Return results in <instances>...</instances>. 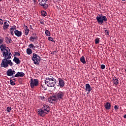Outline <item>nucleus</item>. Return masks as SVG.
Wrapping results in <instances>:
<instances>
[{
	"label": "nucleus",
	"instance_id": "1",
	"mask_svg": "<svg viewBox=\"0 0 126 126\" xmlns=\"http://www.w3.org/2000/svg\"><path fill=\"white\" fill-rule=\"evenodd\" d=\"M3 38L1 37L0 38V50L4 59L2 60L0 66L1 67H4L5 68H6V67H8V65H10V66H12V65H13V63L11 62V60H9L11 59L12 54H11L10 50L8 47H6L5 44H3Z\"/></svg>",
	"mask_w": 126,
	"mask_h": 126
},
{
	"label": "nucleus",
	"instance_id": "2",
	"mask_svg": "<svg viewBox=\"0 0 126 126\" xmlns=\"http://www.w3.org/2000/svg\"><path fill=\"white\" fill-rule=\"evenodd\" d=\"M50 106L48 104H44L43 107L38 110V114L39 116H45L46 114L50 113Z\"/></svg>",
	"mask_w": 126,
	"mask_h": 126
},
{
	"label": "nucleus",
	"instance_id": "3",
	"mask_svg": "<svg viewBox=\"0 0 126 126\" xmlns=\"http://www.w3.org/2000/svg\"><path fill=\"white\" fill-rule=\"evenodd\" d=\"M45 83L48 87H54L57 84V80L53 76H50L49 78H46Z\"/></svg>",
	"mask_w": 126,
	"mask_h": 126
},
{
	"label": "nucleus",
	"instance_id": "4",
	"mask_svg": "<svg viewBox=\"0 0 126 126\" xmlns=\"http://www.w3.org/2000/svg\"><path fill=\"white\" fill-rule=\"evenodd\" d=\"M96 19L98 24H103L104 22H106V21H107L108 20L107 17L103 15L97 16Z\"/></svg>",
	"mask_w": 126,
	"mask_h": 126
},
{
	"label": "nucleus",
	"instance_id": "5",
	"mask_svg": "<svg viewBox=\"0 0 126 126\" xmlns=\"http://www.w3.org/2000/svg\"><path fill=\"white\" fill-rule=\"evenodd\" d=\"M41 60V58L39 55L36 54L35 53H33L32 61L33 62V63L34 64H39L40 63V60Z\"/></svg>",
	"mask_w": 126,
	"mask_h": 126
},
{
	"label": "nucleus",
	"instance_id": "6",
	"mask_svg": "<svg viewBox=\"0 0 126 126\" xmlns=\"http://www.w3.org/2000/svg\"><path fill=\"white\" fill-rule=\"evenodd\" d=\"M39 85V81L37 79H33V78L31 79L30 85L31 88H34V87H37Z\"/></svg>",
	"mask_w": 126,
	"mask_h": 126
},
{
	"label": "nucleus",
	"instance_id": "7",
	"mask_svg": "<svg viewBox=\"0 0 126 126\" xmlns=\"http://www.w3.org/2000/svg\"><path fill=\"white\" fill-rule=\"evenodd\" d=\"M56 97L59 101L63 100V96H64V93L62 91H59L55 94Z\"/></svg>",
	"mask_w": 126,
	"mask_h": 126
},
{
	"label": "nucleus",
	"instance_id": "8",
	"mask_svg": "<svg viewBox=\"0 0 126 126\" xmlns=\"http://www.w3.org/2000/svg\"><path fill=\"white\" fill-rule=\"evenodd\" d=\"M40 5L43 6L44 8H48V5L45 2H47V0H38Z\"/></svg>",
	"mask_w": 126,
	"mask_h": 126
},
{
	"label": "nucleus",
	"instance_id": "9",
	"mask_svg": "<svg viewBox=\"0 0 126 126\" xmlns=\"http://www.w3.org/2000/svg\"><path fill=\"white\" fill-rule=\"evenodd\" d=\"M24 75H25V74L23 72H18L15 75L11 77V78H14V77H23Z\"/></svg>",
	"mask_w": 126,
	"mask_h": 126
},
{
	"label": "nucleus",
	"instance_id": "10",
	"mask_svg": "<svg viewBox=\"0 0 126 126\" xmlns=\"http://www.w3.org/2000/svg\"><path fill=\"white\" fill-rule=\"evenodd\" d=\"M37 40L38 37L35 33H33L32 36L30 37V41H31V42H34V41H37Z\"/></svg>",
	"mask_w": 126,
	"mask_h": 126
},
{
	"label": "nucleus",
	"instance_id": "11",
	"mask_svg": "<svg viewBox=\"0 0 126 126\" xmlns=\"http://www.w3.org/2000/svg\"><path fill=\"white\" fill-rule=\"evenodd\" d=\"M59 85L60 86V88H63L64 86V81L62 78H59Z\"/></svg>",
	"mask_w": 126,
	"mask_h": 126
},
{
	"label": "nucleus",
	"instance_id": "12",
	"mask_svg": "<svg viewBox=\"0 0 126 126\" xmlns=\"http://www.w3.org/2000/svg\"><path fill=\"white\" fill-rule=\"evenodd\" d=\"M14 33L15 35L17 36V37H21V36L22 35V32L17 30H15V31H14Z\"/></svg>",
	"mask_w": 126,
	"mask_h": 126
},
{
	"label": "nucleus",
	"instance_id": "13",
	"mask_svg": "<svg viewBox=\"0 0 126 126\" xmlns=\"http://www.w3.org/2000/svg\"><path fill=\"white\" fill-rule=\"evenodd\" d=\"M8 27H9V24L7 22H4L3 25V29L4 31L5 30H7L8 29Z\"/></svg>",
	"mask_w": 126,
	"mask_h": 126
},
{
	"label": "nucleus",
	"instance_id": "14",
	"mask_svg": "<svg viewBox=\"0 0 126 126\" xmlns=\"http://www.w3.org/2000/svg\"><path fill=\"white\" fill-rule=\"evenodd\" d=\"M16 26H12L11 28L10 29V34L13 36L14 35V30H16Z\"/></svg>",
	"mask_w": 126,
	"mask_h": 126
},
{
	"label": "nucleus",
	"instance_id": "15",
	"mask_svg": "<svg viewBox=\"0 0 126 126\" xmlns=\"http://www.w3.org/2000/svg\"><path fill=\"white\" fill-rule=\"evenodd\" d=\"M6 75L7 76H13V71L12 69H9L6 71Z\"/></svg>",
	"mask_w": 126,
	"mask_h": 126
},
{
	"label": "nucleus",
	"instance_id": "16",
	"mask_svg": "<svg viewBox=\"0 0 126 126\" xmlns=\"http://www.w3.org/2000/svg\"><path fill=\"white\" fill-rule=\"evenodd\" d=\"M92 90V88H91V86H90V85L89 84H86L85 91H88V92H91Z\"/></svg>",
	"mask_w": 126,
	"mask_h": 126
},
{
	"label": "nucleus",
	"instance_id": "17",
	"mask_svg": "<svg viewBox=\"0 0 126 126\" xmlns=\"http://www.w3.org/2000/svg\"><path fill=\"white\" fill-rule=\"evenodd\" d=\"M5 42L7 44H10V43H11V42H12V40H11V38L8 37L7 36H6L5 37Z\"/></svg>",
	"mask_w": 126,
	"mask_h": 126
},
{
	"label": "nucleus",
	"instance_id": "18",
	"mask_svg": "<svg viewBox=\"0 0 126 126\" xmlns=\"http://www.w3.org/2000/svg\"><path fill=\"white\" fill-rule=\"evenodd\" d=\"M106 110H110L111 109V104L110 102H106L104 105Z\"/></svg>",
	"mask_w": 126,
	"mask_h": 126
},
{
	"label": "nucleus",
	"instance_id": "19",
	"mask_svg": "<svg viewBox=\"0 0 126 126\" xmlns=\"http://www.w3.org/2000/svg\"><path fill=\"white\" fill-rule=\"evenodd\" d=\"M13 62L17 64H19V63H20V60L16 57H14Z\"/></svg>",
	"mask_w": 126,
	"mask_h": 126
},
{
	"label": "nucleus",
	"instance_id": "20",
	"mask_svg": "<svg viewBox=\"0 0 126 126\" xmlns=\"http://www.w3.org/2000/svg\"><path fill=\"white\" fill-rule=\"evenodd\" d=\"M113 83L114 85H118V84H119V80H118L117 77H115L113 79Z\"/></svg>",
	"mask_w": 126,
	"mask_h": 126
},
{
	"label": "nucleus",
	"instance_id": "21",
	"mask_svg": "<svg viewBox=\"0 0 126 126\" xmlns=\"http://www.w3.org/2000/svg\"><path fill=\"white\" fill-rule=\"evenodd\" d=\"M25 35H26V36H27V35H28V34H29V29H28V27H27V26H25Z\"/></svg>",
	"mask_w": 126,
	"mask_h": 126
},
{
	"label": "nucleus",
	"instance_id": "22",
	"mask_svg": "<svg viewBox=\"0 0 126 126\" xmlns=\"http://www.w3.org/2000/svg\"><path fill=\"white\" fill-rule=\"evenodd\" d=\"M51 101H56V102H58V98H57L56 95H54L53 96H51Z\"/></svg>",
	"mask_w": 126,
	"mask_h": 126
},
{
	"label": "nucleus",
	"instance_id": "23",
	"mask_svg": "<svg viewBox=\"0 0 126 126\" xmlns=\"http://www.w3.org/2000/svg\"><path fill=\"white\" fill-rule=\"evenodd\" d=\"M80 62L81 63H84V64H85L86 63V61H85V58L84 56H82L80 58Z\"/></svg>",
	"mask_w": 126,
	"mask_h": 126
},
{
	"label": "nucleus",
	"instance_id": "24",
	"mask_svg": "<svg viewBox=\"0 0 126 126\" xmlns=\"http://www.w3.org/2000/svg\"><path fill=\"white\" fill-rule=\"evenodd\" d=\"M45 35H46V36H51V32H49V30H45Z\"/></svg>",
	"mask_w": 126,
	"mask_h": 126
},
{
	"label": "nucleus",
	"instance_id": "25",
	"mask_svg": "<svg viewBox=\"0 0 126 126\" xmlns=\"http://www.w3.org/2000/svg\"><path fill=\"white\" fill-rule=\"evenodd\" d=\"M41 14L42 16L45 17V16L47 15V12H46L45 11H41Z\"/></svg>",
	"mask_w": 126,
	"mask_h": 126
},
{
	"label": "nucleus",
	"instance_id": "26",
	"mask_svg": "<svg viewBox=\"0 0 126 126\" xmlns=\"http://www.w3.org/2000/svg\"><path fill=\"white\" fill-rule=\"evenodd\" d=\"M27 53L28 55H31L32 54V50L30 48H28L27 49Z\"/></svg>",
	"mask_w": 126,
	"mask_h": 126
},
{
	"label": "nucleus",
	"instance_id": "27",
	"mask_svg": "<svg viewBox=\"0 0 126 126\" xmlns=\"http://www.w3.org/2000/svg\"><path fill=\"white\" fill-rule=\"evenodd\" d=\"M40 89H41V90H47V88L46 87V86H45V85H41V86H40Z\"/></svg>",
	"mask_w": 126,
	"mask_h": 126
},
{
	"label": "nucleus",
	"instance_id": "28",
	"mask_svg": "<svg viewBox=\"0 0 126 126\" xmlns=\"http://www.w3.org/2000/svg\"><path fill=\"white\" fill-rule=\"evenodd\" d=\"M48 41H51V42H54V43H56V41H55V40H54V38H53V37H48Z\"/></svg>",
	"mask_w": 126,
	"mask_h": 126
},
{
	"label": "nucleus",
	"instance_id": "29",
	"mask_svg": "<svg viewBox=\"0 0 126 126\" xmlns=\"http://www.w3.org/2000/svg\"><path fill=\"white\" fill-rule=\"evenodd\" d=\"M94 41H95V44H96V45H97V44H99V41H100V38H96L95 40H94Z\"/></svg>",
	"mask_w": 126,
	"mask_h": 126
},
{
	"label": "nucleus",
	"instance_id": "30",
	"mask_svg": "<svg viewBox=\"0 0 126 126\" xmlns=\"http://www.w3.org/2000/svg\"><path fill=\"white\" fill-rule=\"evenodd\" d=\"M10 84L11 85H12L13 86H14V85H15V83H14L12 80H10Z\"/></svg>",
	"mask_w": 126,
	"mask_h": 126
},
{
	"label": "nucleus",
	"instance_id": "31",
	"mask_svg": "<svg viewBox=\"0 0 126 126\" xmlns=\"http://www.w3.org/2000/svg\"><path fill=\"white\" fill-rule=\"evenodd\" d=\"M104 33H105V35H107L108 36H109V35H110V34L109 33V31H107V30H104Z\"/></svg>",
	"mask_w": 126,
	"mask_h": 126
},
{
	"label": "nucleus",
	"instance_id": "32",
	"mask_svg": "<svg viewBox=\"0 0 126 126\" xmlns=\"http://www.w3.org/2000/svg\"><path fill=\"white\" fill-rule=\"evenodd\" d=\"M39 98L43 101H46V97L44 96H39Z\"/></svg>",
	"mask_w": 126,
	"mask_h": 126
},
{
	"label": "nucleus",
	"instance_id": "33",
	"mask_svg": "<svg viewBox=\"0 0 126 126\" xmlns=\"http://www.w3.org/2000/svg\"><path fill=\"white\" fill-rule=\"evenodd\" d=\"M11 111V107H7V112L9 113Z\"/></svg>",
	"mask_w": 126,
	"mask_h": 126
},
{
	"label": "nucleus",
	"instance_id": "34",
	"mask_svg": "<svg viewBox=\"0 0 126 126\" xmlns=\"http://www.w3.org/2000/svg\"><path fill=\"white\" fill-rule=\"evenodd\" d=\"M3 24V20L2 19H0V25H2Z\"/></svg>",
	"mask_w": 126,
	"mask_h": 126
},
{
	"label": "nucleus",
	"instance_id": "35",
	"mask_svg": "<svg viewBox=\"0 0 126 126\" xmlns=\"http://www.w3.org/2000/svg\"><path fill=\"white\" fill-rule=\"evenodd\" d=\"M105 65H104V64H101V69H105Z\"/></svg>",
	"mask_w": 126,
	"mask_h": 126
},
{
	"label": "nucleus",
	"instance_id": "36",
	"mask_svg": "<svg viewBox=\"0 0 126 126\" xmlns=\"http://www.w3.org/2000/svg\"><path fill=\"white\" fill-rule=\"evenodd\" d=\"M34 47V45L33 44H31L29 45V48H33Z\"/></svg>",
	"mask_w": 126,
	"mask_h": 126
},
{
	"label": "nucleus",
	"instance_id": "37",
	"mask_svg": "<svg viewBox=\"0 0 126 126\" xmlns=\"http://www.w3.org/2000/svg\"><path fill=\"white\" fill-rule=\"evenodd\" d=\"M114 109L115 110H118L119 109V107L118 106V105H115Z\"/></svg>",
	"mask_w": 126,
	"mask_h": 126
},
{
	"label": "nucleus",
	"instance_id": "38",
	"mask_svg": "<svg viewBox=\"0 0 126 126\" xmlns=\"http://www.w3.org/2000/svg\"><path fill=\"white\" fill-rule=\"evenodd\" d=\"M15 55H16V56H17L18 57H19L20 56V53H19L18 52H16Z\"/></svg>",
	"mask_w": 126,
	"mask_h": 126
},
{
	"label": "nucleus",
	"instance_id": "39",
	"mask_svg": "<svg viewBox=\"0 0 126 126\" xmlns=\"http://www.w3.org/2000/svg\"><path fill=\"white\" fill-rule=\"evenodd\" d=\"M57 53H58V51H54L52 52V54H53V55H56V54H57Z\"/></svg>",
	"mask_w": 126,
	"mask_h": 126
},
{
	"label": "nucleus",
	"instance_id": "40",
	"mask_svg": "<svg viewBox=\"0 0 126 126\" xmlns=\"http://www.w3.org/2000/svg\"><path fill=\"white\" fill-rule=\"evenodd\" d=\"M12 71H13V75H14V74H15L16 72H15V71H14L13 70H12Z\"/></svg>",
	"mask_w": 126,
	"mask_h": 126
},
{
	"label": "nucleus",
	"instance_id": "41",
	"mask_svg": "<svg viewBox=\"0 0 126 126\" xmlns=\"http://www.w3.org/2000/svg\"><path fill=\"white\" fill-rule=\"evenodd\" d=\"M32 1H33L34 4H36V0H32Z\"/></svg>",
	"mask_w": 126,
	"mask_h": 126
},
{
	"label": "nucleus",
	"instance_id": "42",
	"mask_svg": "<svg viewBox=\"0 0 126 126\" xmlns=\"http://www.w3.org/2000/svg\"><path fill=\"white\" fill-rule=\"evenodd\" d=\"M32 48L33 50H35L36 47H35V46L33 45V47H32Z\"/></svg>",
	"mask_w": 126,
	"mask_h": 126
},
{
	"label": "nucleus",
	"instance_id": "43",
	"mask_svg": "<svg viewBox=\"0 0 126 126\" xmlns=\"http://www.w3.org/2000/svg\"><path fill=\"white\" fill-rule=\"evenodd\" d=\"M124 119H126V114L124 116Z\"/></svg>",
	"mask_w": 126,
	"mask_h": 126
},
{
	"label": "nucleus",
	"instance_id": "44",
	"mask_svg": "<svg viewBox=\"0 0 126 126\" xmlns=\"http://www.w3.org/2000/svg\"><path fill=\"white\" fill-rule=\"evenodd\" d=\"M40 23L41 24H44V23H43V22H40Z\"/></svg>",
	"mask_w": 126,
	"mask_h": 126
},
{
	"label": "nucleus",
	"instance_id": "45",
	"mask_svg": "<svg viewBox=\"0 0 126 126\" xmlns=\"http://www.w3.org/2000/svg\"><path fill=\"white\" fill-rule=\"evenodd\" d=\"M30 28H31V29H33L32 28V26L30 25Z\"/></svg>",
	"mask_w": 126,
	"mask_h": 126
},
{
	"label": "nucleus",
	"instance_id": "46",
	"mask_svg": "<svg viewBox=\"0 0 126 126\" xmlns=\"http://www.w3.org/2000/svg\"><path fill=\"white\" fill-rule=\"evenodd\" d=\"M87 95H88V94H89V92H88V93H87Z\"/></svg>",
	"mask_w": 126,
	"mask_h": 126
},
{
	"label": "nucleus",
	"instance_id": "47",
	"mask_svg": "<svg viewBox=\"0 0 126 126\" xmlns=\"http://www.w3.org/2000/svg\"><path fill=\"white\" fill-rule=\"evenodd\" d=\"M122 0V1H126V0Z\"/></svg>",
	"mask_w": 126,
	"mask_h": 126
},
{
	"label": "nucleus",
	"instance_id": "48",
	"mask_svg": "<svg viewBox=\"0 0 126 126\" xmlns=\"http://www.w3.org/2000/svg\"><path fill=\"white\" fill-rule=\"evenodd\" d=\"M10 126H15L14 125H12Z\"/></svg>",
	"mask_w": 126,
	"mask_h": 126
},
{
	"label": "nucleus",
	"instance_id": "49",
	"mask_svg": "<svg viewBox=\"0 0 126 126\" xmlns=\"http://www.w3.org/2000/svg\"><path fill=\"white\" fill-rule=\"evenodd\" d=\"M13 80H15V78L13 79Z\"/></svg>",
	"mask_w": 126,
	"mask_h": 126
},
{
	"label": "nucleus",
	"instance_id": "50",
	"mask_svg": "<svg viewBox=\"0 0 126 126\" xmlns=\"http://www.w3.org/2000/svg\"><path fill=\"white\" fill-rule=\"evenodd\" d=\"M8 23H9V21H8Z\"/></svg>",
	"mask_w": 126,
	"mask_h": 126
},
{
	"label": "nucleus",
	"instance_id": "51",
	"mask_svg": "<svg viewBox=\"0 0 126 126\" xmlns=\"http://www.w3.org/2000/svg\"><path fill=\"white\" fill-rule=\"evenodd\" d=\"M0 1H1V0H0Z\"/></svg>",
	"mask_w": 126,
	"mask_h": 126
},
{
	"label": "nucleus",
	"instance_id": "52",
	"mask_svg": "<svg viewBox=\"0 0 126 126\" xmlns=\"http://www.w3.org/2000/svg\"><path fill=\"white\" fill-rule=\"evenodd\" d=\"M1 36H0V38H1Z\"/></svg>",
	"mask_w": 126,
	"mask_h": 126
},
{
	"label": "nucleus",
	"instance_id": "53",
	"mask_svg": "<svg viewBox=\"0 0 126 126\" xmlns=\"http://www.w3.org/2000/svg\"><path fill=\"white\" fill-rule=\"evenodd\" d=\"M51 103H53V102L51 101Z\"/></svg>",
	"mask_w": 126,
	"mask_h": 126
}]
</instances>
